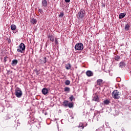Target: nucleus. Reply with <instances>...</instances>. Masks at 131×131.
Here are the masks:
<instances>
[{"instance_id": "obj_1", "label": "nucleus", "mask_w": 131, "mask_h": 131, "mask_svg": "<svg viewBox=\"0 0 131 131\" xmlns=\"http://www.w3.org/2000/svg\"><path fill=\"white\" fill-rule=\"evenodd\" d=\"M84 16H85V10L82 9L80 10L78 13L77 18L78 20H82L84 18Z\"/></svg>"}, {"instance_id": "obj_2", "label": "nucleus", "mask_w": 131, "mask_h": 131, "mask_svg": "<svg viewBox=\"0 0 131 131\" xmlns=\"http://www.w3.org/2000/svg\"><path fill=\"white\" fill-rule=\"evenodd\" d=\"M25 49H26V46L24 43H21L17 48V52L18 53H23L25 52Z\"/></svg>"}, {"instance_id": "obj_3", "label": "nucleus", "mask_w": 131, "mask_h": 131, "mask_svg": "<svg viewBox=\"0 0 131 131\" xmlns=\"http://www.w3.org/2000/svg\"><path fill=\"white\" fill-rule=\"evenodd\" d=\"M120 94L121 93L120 92H119V91H118V90H115L112 93L113 98L117 100H118V99H119L120 98Z\"/></svg>"}, {"instance_id": "obj_4", "label": "nucleus", "mask_w": 131, "mask_h": 131, "mask_svg": "<svg viewBox=\"0 0 131 131\" xmlns=\"http://www.w3.org/2000/svg\"><path fill=\"white\" fill-rule=\"evenodd\" d=\"M14 94L17 98H21V97H22V95H23L22 91L21 90V89H20V88H17L15 89Z\"/></svg>"}, {"instance_id": "obj_5", "label": "nucleus", "mask_w": 131, "mask_h": 131, "mask_svg": "<svg viewBox=\"0 0 131 131\" xmlns=\"http://www.w3.org/2000/svg\"><path fill=\"white\" fill-rule=\"evenodd\" d=\"M75 49L77 51H82L83 50V44L82 43H77L75 46Z\"/></svg>"}, {"instance_id": "obj_6", "label": "nucleus", "mask_w": 131, "mask_h": 131, "mask_svg": "<svg viewBox=\"0 0 131 131\" xmlns=\"http://www.w3.org/2000/svg\"><path fill=\"white\" fill-rule=\"evenodd\" d=\"M86 75H87L88 77H91L94 76V73L92 72V71L88 70L86 72Z\"/></svg>"}, {"instance_id": "obj_7", "label": "nucleus", "mask_w": 131, "mask_h": 131, "mask_svg": "<svg viewBox=\"0 0 131 131\" xmlns=\"http://www.w3.org/2000/svg\"><path fill=\"white\" fill-rule=\"evenodd\" d=\"M92 100L94 101L95 102H99V97L97 95H95L93 99Z\"/></svg>"}, {"instance_id": "obj_8", "label": "nucleus", "mask_w": 131, "mask_h": 131, "mask_svg": "<svg viewBox=\"0 0 131 131\" xmlns=\"http://www.w3.org/2000/svg\"><path fill=\"white\" fill-rule=\"evenodd\" d=\"M103 84V80L101 79H99L97 80V85H102V84Z\"/></svg>"}, {"instance_id": "obj_9", "label": "nucleus", "mask_w": 131, "mask_h": 131, "mask_svg": "<svg viewBox=\"0 0 131 131\" xmlns=\"http://www.w3.org/2000/svg\"><path fill=\"white\" fill-rule=\"evenodd\" d=\"M18 64V60L17 59H14L12 61L11 65L13 66H16Z\"/></svg>"}, {"instance_id": "obj_10", "label": "nucleus", "mask_w": 131, "mask_h": 131, "mask_svg": "<svg viewBox=\"0 0 131 131\" xmlns=\"http://www.w3.org/2000/svg\"><path fill=\"white\" fill-rule=\"evenodd\" d=\"M125 63L123 61H121V62L119 63V67L120 68H123V67H125Z\"/></svg>"}, {"instance_id": "obj_11", "label": "nucleus", "mask_w": 131, "mask_h": 131, "mask_svg": "<svg viewBox=\"0 0 131 131\" xmlns=\"http://www.w3.org/2000/svg\"><path fill=\"white\" fill-rule=\"evenodd\" d=\"M42 93L43 95H47V94H48V93H49V90L47 88H43L42 90Z\"/></svg>"}, {"instance_id": "obj_12", "label": "nucleus", "mask_w": 131, "mask_h": 131, "mask_svg": "<svg viewBox=\"0 0 131 131\" xmlns=\"http://www.w3.org/2000/svg\"><path fill=\"white\" fill-rule=\"evenodd\" d=\"M126 14L125 13H120L119 15V19H122V18H124Z\"/></svg>"}, {"instance_id": "obj_13", "label": "nucleus", "mask_w": 131, "mask_h": 131, "mask_svg": "<svg viewBox=\"0 0 131 131\" xmlns=\"http://www.w3.org/2000/svg\"><path fill=\"white\" fill-rule=\"evenodd\" d=\"M69 104V101H68V100H64V101L63 102V105L64 107H68Z\"/></svg>"}, {"instance_id": "obj_14", "label": "nucleus", "mask_w": 131, "mask_h": 131, "mask_svg": "<svg viewBox=\"0 0 131 131\" xmlns=\"http://www.w3.org/2000/svg\"><path fill=\"white\" fill-rule=\"evenodd\" d=\"M42 5L45 8L48 6V2H47V0H43L42 1Z\"/></svg>"}, {"instance_id": "obj_15", "label": "nucleus", "mask_w": 131, "mask_h": 131, "mask_svg": "<svg viewBox=\"0 0 131 131\" xmlns=\"http://www.w3.org/2000/svg\"><path fill=\"white\" fill-rule=\"evenodd\" d=\"M66 69L67 70H69L71 69V64L70 63H68L66 64Z\"/></svg>"}, {"instance_id": "obj_16", "label": "nucleus", "mask_w": 131, "mask_h": 131, "mask_svg": "<svg viewBox=\"0 0 131 131\" xmlns=\"http://www.w3.org/2000/svg\"><path fill=\"white\" fill-rule=\"evenodd\" d=\"M110 103V101L108 100V99L104 100L103 101V104H104V105H109Z\"/></svg>"}, {"instance_id": "obj_17", "label": "nucleus", "mask_w": 131, "mask_h": 131, "mask_svg": "<svg viewBox=\"0 0 131 131\" xmlns=\"http://www.w3.org/2000/svg\"><path fill=\"white\" fill-rule=\"evenodd\" d=\"M64 91L67 93H69L70 92V88L69 87H66L64 88Z\"/></svg>"}, {"instance_id": "obj_18", "label": "nucleus", "mask_w": 131, "mask_h": 131, "mask_svg": "<svg viewBox=\"0 0 131 131\" xmlns=\"http://www.w3.org/2000/svg\"><path fill=\"white\" fill-rule=\"evenodd\" d=\"M10 27H11V30H12L13 31H14V30H16V25H12Z\"/></svg>"}, {"instance_id": "obj_19", "label": "nucleus", "mask_w": 131, "mask_h": 131, "mask_svg": "<svg viewBox=\"0 0 131 131\" xmlns=\"http://www.w3.org/2000/svg\"><path fill=\"white\" fill-rule=\"evenodd\" d=\"M48 38H49L50 40L51 41H54V37L52 35H48Z\"/></svg>"}, {"instance_id": "obj_20", "label": "nucleus", "mask_w": 131, "mask_h": 131, "mask_svg": "<svg viewBox=\"0 0 131 131\" xmlns=\"http://www.w3.org/2000/svg\"><path fill=\"white\" fill-rule=\"evenodd\" d=\"M37 22V21H36V19H35L34 18L31 20V23H32V24H36Z\"/></svg>"}, {"instance_id": "obj_21", "label": "nucleus", "mask_w": 131, "mask_h": 131, "mask_svg": "<svg viewBox=\"0 0 131 131\" xmlns=\"http://www.w3.org/2000/svg\"><path fill=\"white\" fill-rule=\"evenodd\" d=\"M69 108H73V102H70L68 105Z\"/></svg>"}, {"instance_id": "obj_22", "label": "nucleus", "mask_w": 131, "mask_h": 131, "mask_svg": "<svg viewBox=\"0 0 131 131\" xmlns=\"http://www.w3.org/2000/svg\"><path fill=\"white\" fill-rule=\"evenodd\" d=\"M78 127H82V129H83L84 128V126H83V123H80L79 125L78 126Z\"/></svg>"}, {"instance_id": "obj_23", "label": "nucleus", "mask_w": 131, "mask_h": 131, "mask_svg": "<svg viewBox=\"0 0 131 131\" xmlns=\"http://www.w3.org/2000/svg\"><path fill=\"white\" fill-rule=\"evenodd\" d=\"M120 59V56L117 55L115 57V60H116V61H119Z\"/></svg>"}, {"instance_id": "obj_24", "label": "nucleus", "mask_w": 131, "mask_h": 131, "mask_svg": "<svg viewBox=\"0 0 131 131\" xmlns=\"http://www.w3.org/2000/svg\"><path fill=\"white\" fill-rule=\"evenodd\" d=\"M64 83L66 85H69V84H70V80H66Z\"/></svg>"}, {"instance_id": "obj_25", "label": "nucleus", "mask_w": 131, "mask_h": 131, "mask_svg": "<svg viewBox=\"0 0 131 131\" xmlns=\"http://www.w3.org/2000/svg\"><path fill=\"white\" fill-rule=\"evenodd\" d=\"M125 30H129V25L127 24L125 26Z\"/></svg>"}, {"instance_id": "obj_26", "label": "nucleus", "mask_w": 131, "mask_h": 131, "mask_svg": "<svg viewBox=\"0 0 131 131\" xmlns=\"http://www.w3.org/2000/svg\"><path fill=\"white\" fill-rule=\"evenodd\" d=\"M69 99L70 100L71 102H72V101H73L74 99V97L73 95H72L71 97H70Z\"/></svg>"}, {"instance_id": "obj_27", "label": "nucleus", "mask_w": 131, "mask_h": 131, "mask_svg": "<svg viewBox=\"0 0 131 131\" xmlns=\"http://www.w3.org/2000/svg\"><path fill=\"white\" fill-rule=\"evenodd\" d=\"M63 16H64V13H63V12H60V14H59V17L60 18H63Z\"/></svg>"}, {"instance_id": "obj_28", "label": "nucleus", "mask_w": 131, "mask_h": 131, "mask_svg": "<svg viewBox=\"0 0 131 131\" xmlns=\"http://www.w3.org/2000/svg\"><path fill=\"white\" fill-rule=\"evenodd\" d=\"M55 42L56 46H57V45H59V42H58V38H55Z\"/></svg>"}, {"instance_id": "obj_29", "label": "nucleus", "mask_w": 131, "mask_h": 131, "mask_svg": "<svg viewBox=\"0 0 131 131\" xmlns=\"http://www.w3.org/2000/svg\"><path fill=\"white\" fill-rule=\"evenodd\" d=\"M7 59H8V57L5 56V57H4V62H5V63H6V62H7Z\"/></svg>"}, {"instance_id": "obj_30", "label": "nucleus", "mask_w": 131, "mask_h": 131, "mask_svg": "<svg viewBox=\"0 0 131 131\" xmlns=\"http://www.w3.org/2000/svg\"><path fill=\"white\" fill-rule=\"evenodd\" d=\"M38 12H39V13H42V10L41 9H39L38 10Z\"/></svg>"}, {"instance_id": "obj_31", "label": "nucleus", "mask_w": 131, "mask_h": 131, "mask_svg": "<svg viewBox=\"0 0 131 131\" xmlns=\"http://www.w3.org/2000/svg\"><path fill=\"white\" fill-rule=\"evenodd\" d=\"M66 3H70V0H65Z\"/></svg>"}, {"instance_id": "obj_32", "label": "nucleus", "mask_w": 131, "mask_h": 131, "mask_svg": "<svg viewBox=\"0 0 131 131\" xmlns=\"http://www.w3.org/2000/svg\"><path fill=\"white\" fill-rule=\"evenodd\" d=\"M46 59H47V57L45 58V61H44V63H47V60H46Z\"/></svg>"}, {"instance_id": "obj_33", "label": "nucleus", "mask_w": 131, "mask_h": 131, "mask_svg": "<svg viewBox=\"0 0 131 131\" xmlns=\"http://www.w3.org/2000/svg\"><path fill=\"white\" fill-rule=\"evenodd\" d=\"M110 112H111V111H112V108H110Z\"/></svg>"}, {"instance_id": "obj_34", "label": "nucleus", "mask_w": 131, "mask_h": 131, "mask_svg": "<svg viewBox=\"0 0 131 131\" xmlns=\"http://www.w3.org/2000/svg\"><path fill=\"white\" fill-rule=\"evenodd\" d=\"M103 7H105V5H103Z\"/></svg>"}, {"instance_id": "obj_35", "label": "nucleus", "mask_w": 131, "mask_h": 131, "mask_svg": "<svg viewBox=\"0 0 131 131\" xmlns=\"http://www.w3.org/2000/svg\"><path fill=\"white\" fill-rule=\"evenodd\" d=\"M38 124H39V123H38Z\"/></svg>"}]
</instances>
